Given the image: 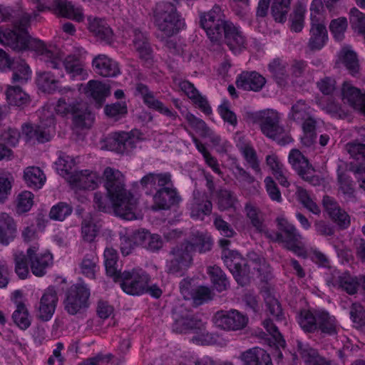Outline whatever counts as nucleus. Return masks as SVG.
Masks as SVG:
<instances>
[{
	"label": "nucleus",
	"instance_id": "1",
	"mask_svg": "<svg viewBox=\"0 0 365 365\" xmlns=\"http://www.w3.org/2000/svg\"><path fill=\"white\" fill-rule=\"evenodd\" d=\"M0 41L9 46L14 51L30 49L35 51L39 60L48 68L59 70L63 65L66 72L73 78L79 77L81 80H84L88 76L81 59V55L84 53L82 48H77L76 53L69 54L62 61L58 51L51 50L41 40L29 38L25 34L16 36L11 31L4 34L0 32Z\"/></svg>",
	"mask_w": 365,
	"mask_h": 365
},
{
	"label": "nucleus",
	"instance_id": "2",
	"mask_svg": "<svg viewBox=\"0 0 365 365\" xmlns=\"http://www.w3.org/2000/svg\"><path fill=\"white\" fill-rule=\"evenodd\" d=\"M103 179L115 214L127 220L135 219L137 200L125 189V177L122 173L107 167L103 171Z\"/></svg>",
	"mask_w": 365,
	"mask_h": 365
},
{
	"label": "nucleus",
	"instance_id": "3",
	"mask_svg": "<svg viewBox=\"0 0 365 365\" xmlns=\"http://www.w3.org/2000/svg\"><path fill=\"white\" fill-rule=\"evenodd\" d=\"M153 17L155 26L162 33V40L176 34L185 26L175 6L170 2L157 3L153 10Z\"/></svg>",
	"mask_w": 365,
	"mask_h": 365
},
{
	"label": "nucleus",
	"instance_id": "4",
	"mask_svg": "<svg viewBox=\"0 0 365 365\" xmlns=\"http://www.w3.org/2000/svg\"><path fill=\"white\" fill-rule=\"evenodd\" d=\"M277 230L266 232V237L271 242L282 244L298 256L305 257V251L300 245L302 235L296 227L284 217H278Z\"/></svg>",
	"mask_w": 365,
	"mask_h": 365
},
{
	"label": "nucleus",
	"instance_id": "5",
	"mask_svg": "<svg viewBox=\"0 0 365 365\" xmlns=\"http://www.w3.org/2000/svg\"><path fill=\"white\" fill-rule=\"evenodd\" d=\"M244 117L249 123L259 124L262 133L269 138L276 139L284 133L283 127L279 125V114L274 110H247Z\"/></svg>",
	"mask_w": 365,
	"mask_h": 365
},
{
	"label": "nucleus",
	"instance_id": "6",
	"mask_svg": "<svg viewBox=\"0 0 365 365\" xmlns=\"http://www.w3.org/2000/svg\"><path fill=\"white\" fill-rule=\"evenodd\" d=\"M201 27L205 30L208 38L214 43H220L223 38V29L230 22L221 7L215 5L207 12L200 14Z\"/></svg>",
	"mask_w": 365,
	"mask_h": 365
},
{
	"label": "nucleus",
	"instance_id": "7",
	"mask_svg": "<svg viewBox=\"0 0 365 365\" xmlns=\"http://www.w3.org/2000/svg\"><path fill=\"white\" fill-rule=\"evenodd\" d=\"M174 323L173 329L177 333H187L193 331L199 334V336H194L193 341L203 344L207 331L205 330V324L200 319L193 315L186 309L175 310L173 312Z\"/></svg>",
	"mask_w": 365,
	"mask_h": 365
},
{
	"label": "nucleus",
	"instance_id": "8",
	"mask_svg": "<svg viewBox=\"0 0 365 365\" xmlns=\"http://www.w3.org/2000/svg\"><path fill=\"white\" fill-rule=\"evenodd\" d=\"M220 246L224 249L222 251V259L226 267L233 274L236 281L240 285H245L248 279L249 269L246 262L240 255L237 252L227 249V246L230 244V241L225 239L220 240Z\"/></svg>",
	"mask_w": 365,
	"mask_h": 365
},
{
	"label": "nucleus",
	"instance_id": "9",
	"mask_svg": "<svg viewBox=\"0 0 365 365\" xmlns=\"http://www.w3.org/2000/svg\"><path fill=\"white\" fill-rule=\"evenodd\" d=\"M117 279L120 280V287L128 294L140 295L145 292L148 287L150 277L140 268H133L120 273Z\"/></svg>",
	"mask_w": 365,
	"mask_h": 365
},
{
	"label": "nucleus",
	"instance_id": "10",
	"mask_svg": "<svg viewBox=\"0 0 365 365\" xmlns=\"http://www.w3.org/2000/svg\"><path fill=\"white\" fill-rule=\"evenodd\" d=\"M193 252L194 245L187 241L174 247L170 251L173 258L167 263L168 272L180 274L182 270L188 268L192 262Z\"/></svg>",
	"mask_w": 365,
	"mask_h": 365
},
{
	"label": "nucleus",
	"instance_id": "11",
	"mask_svg": "<svg viewBox=\"0 0 365 365\" xmlns=\"http://www.w3.org/2000/svg\"><path fill=\"white\" fill-rule=\"evenodd\" d=\"M90 289L83 284L71 285L66 293L65 309L70 314L74 315L88 307Z\"/></svg>",
	"mask_w": 365,
	"mask_h": 365
},
{
	"label": "nucleus",
	"instance_id": "12",
	"mask_svg": "<svg viewBox=\"0 0 365 365\" xmlns=\"http://www.w3.org/2000/svg\"><path fill=\"white\" fill-rule=\"evenodd\" d=\"M37 14L34 13V15L23 13V12H14L9 7L0 6V22L6 21L8 20L12 19L11 22L14 24L15 30L5 29L2 30L0 29L1 33H6V31L14 32L16 36H21L23 34L26 35L27 38H32L30 37L27 32L26 28L32 19H35ZM4 46H8L11 48L9 46L2 43L0 41Z\"/></svg>",
	"mask_w": 365,
	"mask_h": 365
},
{
	"label": "nucleus",
	"instance_id": "13",
	"mask_svg": "<svg viewBox=\"0 0 365 365\" xmlns=\"http://www.w3.org/2000/svg\"><path fill=\"white\" fill-rule=\"evenodd\" d=\"M289 163L304 180L316 186L319 185V178L308 159L298 149H292L288 156Z\"/></svg>",
	"mask_w": 365,
	"mask_h": 365
},
{
	"label": "nucleus",
	"instance_id": "14",
	"mask_svg": "<svg viewBox=\"0 0 365 365\" xmlns=\"http://www.w3.org/2000/svg\"><path fill=\"white\" fill-rule=\"evenodd\" d=\"M10 68L13 71L12 82L24 84L31 78V71L24 59L11 60L7 53L0 48V70Z\"/></svg>",
	"mask_w": 365,
	"mask_h": 365
},
{
	"label": "nucleus",
	"instance_id": "15",
	"mask_svg": "<svg viewBox=\"0 0 365 365\" xmlns=\"http://www.w3.org/2000/svg\"><path fill=\"white\" fill-rule=\"evenodd\" d=\"M213 322L222 329L237 331L246 327L248 318L235 309L220 310L214 315Z\"/></svg>",
	"mask_w": 365,
	"mask_h": 365
},
{
	"label": "nucleus",
	"instance_id": "16",
	"mask_svg": "<svg viewBox=\"0 0 365 365\" xmlns=\"http://www.w3.org/2000/svg\"><path fill=\"white\" fill-rule=\"evenodd\" d=\"M181 197L178 194L177 189L172 185H168L161 189H158L157 192L153 196V210H166L172 206L178 204Z\"/></svg>",
	"mask_w": 365,
	"mask_h": 365
},
{
	"label": "nucleus",
	"instance_id": "17",
	"mask_svg": "<svg viewBox=\"0 0 365 365\" xmlns=\"http://www.w3.org/2000/svg\"><path fill=\"white\" fill-rule=\"evenodd\" d=\"M38 247L34 245L27 250L32 273L36 277L46 274V269L53 264V256L50 252H38Z\"/></svg>",
	"mask_w": 365,
	"mask_h": 365
},
{
	"label": "nucleus",
	"instance_id": "18",
	"mask_svg": "<svg viewBox=\"0 0 365 365\" xmlns=\"http://www.w3.org/2000/svg\"><path fill=\"white\" fill-rule=\"evenodd\" d=\"M322 205L325 213L341 230L346 229L350 225V216L341 208L334 197L324 195Z\"/></svg>",
	"mask_w": 365,
	"mask_h": 365
},
{
	"label": "nucleus",
	"instance_id": "19",
	"mask_svg": "<svg viewBox=\"0 0 365 365\" xmlns=\"http://www.w3.org/2000/svg\"><path fill=\"white\" fill-rule=\"evenodd\" d=\"M138 140L126 132L113 133L105 139L106 149L118 153H125L130 151L136 146Z\"/></svg>",
	"mask_w": 365,
	"mask_h": 365
},
{
	"label": "nucleus",
	"instance_id": "20",
	"mask_svg": "<svg viewBox=\"0 0 365 365\" xmlns=\"http://www.w3.org/2000/svg\"><path fill=\"white\" fill-rule=\"evenodd\" d=\"M136 91L142 96L145 104H146L150 108H153L160 112L173 120H176L178 117L175 111H173L169 108L165 106L161 101L156 99L153 93L149 91L147 86L143 83H138L136 86Z\"/></svg>",
	"mask_w": 365,
	"mask_h": 365
},
{
	"label": "nucleus",
	"instance_id": "21",
	"mask_svg": "<svg viewBox=\"0 0 365 365\" xmlns=\"http://www.w3.org/2000/svg\"><path fill=\"white\" fill-rule=\"evenodd\" d=\"M68 182L73 190H94L97 187L100 178L96 173L89 170L75 172L68 178Z\"/></svg>",
	"mask_w": 365,
	"mask_h": 365
},
{
	"label": "nucleus",
	"instance_id": "22",
	"mask_svg": "<svg viewBox=\"0 0 365 365\" xmlns=\"http://www.w3.org/2000/svg\"><path fill=\"white\" fill-rule=\"evenodd\" d=\"M225 43L233 53H238L245 48L246 38L239 27L231 21L223 29Z\"/></svg>",
	"mask_w": 365,
	"mask_h": 365
},
{
	"label": "nucleus",
	"instance_id": "23",
	"mask_svg": "<svg viewBox=\"0 0 365 365\" xmlns=\"http://www.w3.org/2000/svg\"><path fill=\"white\" fill-rule=\"evenodd\" d=\"M172 175L169 172L149 173L140 181L142 188L146 190L145 192L148 195L153 191L157 192L158 189H161L166 185H172Z\"/></svg>",
	"mask_w": 365,
	"mask_h": 365
},
{
	"label": "nucleus",
	"instance_id": "24",
	"mask_svg": "<svg viewBox=\"0 0 365 365\" xmlns=\"http://www.w3.org/2000/svg\"><path fill=\"white\" fill-rule=\"evenodd\" d=\"M58 303V297L53 287H49L42 295L38 309V318L47 322L53 317Z\"/></svg>",
	"mask_w": 365,
	"mask_h": 365
},
{
	"label": "nucleus",
	"instance_id": "25",
	"mask_svg": "<svg viewBox=\"0 0 365 365\" xmlns=\"http://www.w3.org/2000/svg\"><path fill=\"white\" fill-rule=\"evenodd\" d=\"M17 232V224L14 217L6 212H0V245L8 246L15 240Z\"/></svg>",
	"mask_w": 365,
	"mask_h": 365
},
{
	"label": "nucleus",
	"instance_id": "26",
	"mask_svg": "<svg viewBox=\"0 0 365 365\" xmlns=\"http://www.w3.org/2000/svg\"><path fill=\"white\" fill-rule=\"evenodd\" d=\"M95 72L103 77H115L120 73V68L116 61L105 54L96 56L92 61Z\"/></svg>",
	"mask_w": 365,
	"mask_h": 365
},
{
	"label": "nucleus",
	"instance_id": "27",
	"mask_svg": "<svg viewBox=\"0 0 365 365\" xmlns=\"http://www.w3.org/2000/svg\"><path fill=\"white\" fill-rule=\"evenodd\" d=\"M212 209V204L205 194L194 192L193 198L190 205L192 218L203 220L205 216L210 215Z\"/></svg>",
	"mask_w": 365,
	"mask_h": 365
},
{
	"label": "nucleus",
	"instance_id": "28",
	"mask_svg": "<svg viewBox=\"0 0 365 365\" xmlns=\"http://www.w3.org/2000/svg\"><path fill=\"white\" fill-rule=\"evenodd\" d=\"M235 139L236 146L250 168L257 173H260L261 169L259 167V162L257 155V153L251 143L247 140L241 134H237Z\"/></svg>",
	"mask_w": 365,
	"mask_h": 365
},
{
	"label": "nucleus",
	"instance_id": "29",
	"mask_svg": "<svg viewBox=\"0 0 365 365\" xmlns=\"http://www.w3.org/2000/svg\"><path fill=\"white\" fill-rule=\"evenodd\" d=\"M265 83V78L256 71L242 72L236 80L237 88L245 91H259Z\"/></svg>",
	"mask_w": 365,
	"mask_h": 365
},
{
	"label": "nucleus",
	"instance_id": "30",
	"mask_svg": "<svg viewBox=\"0 0 365 365\" xmlns=\"http://www.w3.org/2000/svg\"><path fill=\"white\" fill-rule=\"evenodd\" d=\"M310 38L309 48L312 51L319 48V0H313L310 6Z\"/></svg>",
	"mask_w": 365,
	"mask_h": 365
},
{
	"label": "nucleus",
	"instance_id": "31",
	"mask_svg": "<svg viewBox=\"0 0 365 365\" xmlns=\"http://www.w3.org/2000/svg\"><path fill=\"white\" fill-rule=\"evenodd\" d=\"M133 46L138 53L139 58L150 63L153 59V51L148 36L139 29L133 30Z\"/></svg>",
	"mask_w": 365,
	"mask_h": 365
},
{
	"label": "nucleus",
	"instance_id": "32",
	"mask_svg": "<svg viewBox=\"0 0 365 365\" xmlns=\"http://www.w3.org/2000/svg\"><path fill=\"white\" fill-rule=\"evenodd\" d=\"M52 6L55 13L61 16L71 19L78 22L83 21L84 19L82 9L75 6L68 0H53Z\"/></svg>",
	"mask_w": 365,
	"mask_h": 365
},
{
	"label": "nucleus",
	"instance_id": "33",
	"mask_svg": "<svg viewBox=\"0 0 365 365\" xmlns=\"http://www.w3.org/2000/svg\"><path fill=\"white\" fill-rule=\"evenodd\" d=\"M83 91L87 96L93 99L98 108L101 107L106 98L110 94L109 86L96 80L89 81L84 86Z\"/></svg>",
	"mask_w": 365,
	"mask_h": 365
},
{
	"label": "nucleus",
	"instance_id": "34",
	"mask_svg": "<svg viewBox=\"0 0 365 365\" xmlns=\"http://www.w3.org/2000/svg\"><path fill=\"white\" fill-rule=\"evenodd\" d=\"M240 358L243 365H272L269 354L257 347L242 352Z\"/></svg>",
	"mask_w": 365,
	"mask_h": 365
},
{
	"label": "nucleus",
	"instance_id": "35",
	"mask_svg": "<svg viewBox=\"0 0 365 365\" xmlns=\"http://www.w3.org/2000/svg\"><path fill=\"white\" fill-rule=\"evenodd\" d=\"M88 21V29L91 33L102 41L110 42L113 31L103 19L89 16Z\"/></svg>",
	"mask_w": 365,
	"mask_h": 365
},
{
	"label": "nucleus",
	"instance_id": "36",
	"mask_svg": "<svg viewBox=\"0 0 365 365\" xmlns=\"http://www.w3.org/2000/svg\"><path fill=\"white\" fill-rule=\"evenodd\" d=\"M245 209L247 217L252 227L257 232L266 237V232H268L269 230L264 222L263 215L259 209L251 204H247Z\"/></svg>",
	"mask_w": 365,
	"mask_h": 365
},
{
	"label": "nucleus",
	"instance_id": "37",
	"mask_svg": "<svg viewBox=\"0 0 365 365\" xmlns=\"http://www.w3.org/2000/svg\"><path fill=\"white\" fill-rule=\"evenodd\" d=\"M72 115L73 125L78 128H89L94 121V115L83 102L78 104L76 111Z\"/></svg>",
	"mask_w": 365,
	"mask_h": 365
},
{
	"label": "nucleus",
	"instance_id": "38",
	"mask_svg": "<svg viewBox=\"0 0 365 365\" xmlns=\"http://www.w3.org/2000/svg\"><path fill=\"white\" fill-rule=\"evenodd\" d=\"M22 132L29 140H36L41 143L48 142L51 138V125L46 128L42 124L33 127L25 124L22 126Z\"/></svg>",
	"mask_w": 365,
	"mask_h": 365
},
{
	"label": "nucleus",
	"instance_id": "39",
	"mask_svg": "<svg viewBox=\"0 0 365 365\" xmlns=\"http://www.w3.org/2000/svg\"><path fill=\"white\" fill-rule=\"evenodd\" d=\"M24 178L27 185L31 188L40 189L46 182V175L38 167H29L25 169Z\"/></svg>",
	"mask_w": 365,
	"mask_h": 365
},
{
	"label": "nucleus",
	"instance_id": "40",
	"mask_svg": "<svg viewBox=\"0 0 365 365\" xmlns=\"http://www.w3.org/2000/svg\"><path fill=\"white\" fill-rule=\"evenodd\" d=\"M14 324L21 330L27 329L31 324V319L26 305L21 302H16V309L12 314Z\"/></svg>",
	"mask_w": 365,
	"mask_h": 365
},
{
	"label": "nucleus",
	"instance_id": "41",
	"mask_svg": "<svg viewBox=\"0 0 365 365\" xmlns=\"http://www.w3.org/2000/svg\"><path fill=\"white\" fill-rule=\"evenodd\" d=\"M289 117L296 123H302L314 116L311 108L304 101L300 100L292 106Z\"/></svg>",
	"mask_w": 365,
	"mask_h": 365
},
{
	"label": "nucleus",
	"instance_id": "42",
	"mask_svg": "<svg viewBox=\"0 0 365 365\" xmlns=\"http://www.w3.org/2000/svg\"><path fill=\"white\" fill-rule=\"evenodd\" d=\"M363 93L356 87L351 83L344 81L341 87V96L344 103H348L353 108L359 106V102L362 97Z\"/></svg>",
	"mask_w": 365,
	"mask_h": 365
},
{
	"label": "nucleus",
	"instance_id": "43",
	"mask_svg": "<svg viewBox=\"0 0 365 365\" xmlns=\"http://www.w3.org/2000/svg\"><path fill=\"white\" fill-rule=\"evenodd\" d=\"M216 199L218 208L220 210L235 208L238 202L236 195L226 188H220L216 191Z\"/></svg>",
	"mask_w": 365,
	"mask_h": 365
},
{
	"label": "nucleus",
	"instance_id": "44",
	"mask_svg": "<svg viewBox=\"0 0 365 365\" xmlns=\"http://www.w3.org/2000/svg\"><path fill=\"white\" fill-rule=\"evenodd\" d=\"M36 84L43 92L53 93L57 90L58 80L50 71H40L36 73Z\"/></svg>",
	"mask_w": 365,
	"mask_h": 365
},
{
	"label": "nucleus",
	"instance_id": "45",
	"mask_svg": "<svg viewBox=\"0 0 365 365\" xmlns=\"http://www.w3.org/2000/svg\"><path fill=\"white\" fill-rule=\"evenodd\" d=\"M104 258L107 274L117 280L121 272L117 266L118 254L116 250L112 247H107L104 251Z\"/></svg>",
	"mask_w": 365,
	"mask_h": 365
},
{
	"label": "nucleus",
	"instance_id": "46",
	"mask_svg": "<svg viewBox=\"0 0 365 365\" xmlns=\"http://www.w3.org/2000/svg\"><path fill=\"white\" fill-rule=\"evenodd\" d=\"M6 96L8 103L12 106L21 107L29 102V96L19 86H9Z\"/></svg>",
	"mask_w": 365,
	"mask_h": 365
},
{
	"label": "nucleus",
	"instance_id": "47",
	"mask_svg": "<svg viewBox=\"0 0 365 365\" xmlns=\"http://www.w3.org/2000/svg\"><path fill=\"white\" fill-rule=\"evenodd\" d=\"M297 351L307 365H319V356L317 349L309 344L297 341Z\"/></svg>",
	"mask_w": 365,
	"mask_h": 365
},
{
	"label": "nucleus",
	"instance_id": "48",
	"mask_svg": "<svg viewBox=\"0 0 365 365\" xmlns=\"http://www.w3.org/2000/svg\"><path fill=\"white\" fill-rule=\"evenodd\" d=\"M98 257L94 253L87 254L79 263L81 272L86 277L94 279L98 271Z\"/></svg>",
	"mask_w": 365,
	"mask_h": 365
},
{
	"label": "nucleus",
	"instance_id": "49",
	"mask_svg": "<svg viewBox=\"0 0 365 365\" xmlns=\"http://www.w3.org/2000/svg\"><path fill=\"white\" fill-rule=\"evenodd\" d=\"M75 160L64 153L60 152L56 162V169L59 174L68 180L69 176L74 174L72 169L75 165Z\"/></svg>",
	"mask_w": 365,
	"mask_h": 365
},
{
	"label": "nucleus",
	"instance_id": "50",
	"mask_svg": "<svg viewBox=\"0 0 365 365\" xmlns=\"http://www.w3.org/2000/svg\"><path fill=\"white\" fill-rule=\"evenodd\" d=\"M341 53L342 63L352 76H355L359 71V63L356 53L347 47H344Z\"/></svg>",
	"mask_w": 365,
	"mask_h": 365
},
{
	"label": "nucleus",
	"instance_id": "51",
	"mask_svg": "<svg viewBox=\"0 0 365 365\" xmlns=\"http://www.w3.org/2000/svg\"><path fill=\"white\" fill-rule=\"evenodd\" d=\"M286 63L279 58H275L268 65V68L277 83L282 86L288 76L286 70Z\"/></svg>",
	"mask_w": 365,
	"mask_h": 365
},
{
	"label": "nucleus",
	"instance_id": "52",
	"mask_svg": "<svg viewBox=\"0 0 365 365\" xmlns=\"http://www.w3.org/2000/svg\"><path fill=\"white\" fill-rule=\"evenodd\" d=\"M208 274H210L215 288L218 292L224 291L227 288L229 282L225 274L219 267H210L208 268Z\"/></svg>",
	"mask_w": 365,
	"mask_h": 365
},
{
	"label": "nucleus",
	"instance_id": "53",
	"mask_svg": "<svg viewBox=\"0 0 365 365\" xmlns=\"http://www.w3.org/2000/svg\"><path fill=\"white\" fill-rule=\"evenodd\" d=\"M99 232V228L91 217H86L81 222V237L85 242H93Z\"/></svg>",
	"mask_w": 365,
	"mask_h": 365
},
{
	"label": "nucleus",
	"instance_id": "54",
	"mask_svg": "<svg viewBox=\"0 0 365 365\" xmlns=\"http://www.w3.org/2000/svg\"><path fill=\"white\" fill-rule=\"evenodd\" d=\"M339 286L349 294H354L359 289V275L354 276L344 273L340 276Z\"/></svg>",
	"mask_w": 365,
	"mask_h": 365
},
{
	"label": "nucleus",
	"instance_id": "55",
	"mask_svg": "<svg viewBox=\"0 0 365 365\" xmlns=\"http://www.w3.org/2000/svg\"><path fill=\"white\" fill-rule=\"evenodd\" d=\"M290 3L291 0H274L272 6V14L275 21H285Z\"/></svg>",
	"mask_w": 365,
	"mask_h": 365
},
{
	"label": "nucleus",
	"instance_id": "56",
	"mask_svg": "<svg viewBox=\"0 0 365 365\" xmlns=\"http://www.w3.org/2000/svg\"><path fill=\"white\" fill-rule=\"evenodd\" d=\"M337 331L335 317L326 311H321V333L335 336L337 334Z\"/></svg>",
	"mask_w": 365,
	"mask_h": 365
},
{
	"label": "nucleus",
	"instance_id": "57",
	"mask_svg": "<svg viewBox=\"0 0 365 365\" xmlns=\"http://www.w3.org/2000/svg\"><path fill=\"white\" fill-rule=\"evenodd\" d=\"M298 200L309 211L314 214L319 213V208L317 202L312 197L311 195L304 188L298 187L296 191Z\"/></svg>",
	"mask_w": 365,
	"mask_h": 365
},
{
	"label": "nucleus",
	"instance_id": "58",
	"mask_svg": "<svg viewBox=\"0 0 365 365\" xmlns=\"http://www.w3.org/2000/svg\"><path fill=\"white\" fill-rule=\"evenodd\" d=\"M350 317L356 329H365V310L360 304H352L350 309Z\"/></svg>",
	"mask_w": 365,
	"mask_h": 365
},
{
	"label": "nucleus",
	"instance_id": "59",
	"mask_svg": "<svg viewBox=\"0 0 365 365\" xmlns=\"http://www.w3.org/2000/svg\"><path fill=\"white\" fill-rule=\"evenodd\" d=\"M82 102H79L77 101H70V98H66L65 97H61L58 101L55 110L57 113L66 115L68 114L73 115L78 107V104Z\"/></svg>",
	"mask_w": 365,
	"mask_h": 365
},
{
	"label": "nucleus",
	"instance_id": "60",
	"mask_svg": "<svg viewBox=\"0 0 365 365\" xmlns=\"http://www.w3.org/2000/svg\"><path fill=\"white\" fill-rule=\"evenodd\" d=\"M72 212V207L66 202H58L53 205L49 212V217L54 220L63 221Z\"/></svg>",
	"mask_w": 365,
	"mask_h": 365
},
{
	"label": "nucleus",
	"instance_id": "61",
	"mask_svg": "<svg viewBox=\"0 0 365 365\" xmlns=\"http://www.w3.org/2000/svg\"><path fill=\"white\" fill-rule=\"evenodd\" d=\"M298 322L303 330L307 332H312L317 328V321L313 314L308 310L301 312Z\"/></svg>",
	"mask_w": 365,
	"mask_h": 365
},
{
	"label": "nucleus",
	"instance_id": "62",
	"mask_svg": "<svg viewBox=\"0 0 365 365\" xmlns=\"http://www.w3.org/2000/svg\"><path fill=\"white\" fill-rule=\"evenodd\" d=\"M350 24L351 28L359 34H365V14L354 8L350 11Z\"/></svg>",
	"mask_w": 365,
	"mask_h": 365
},
{
	"label": "nucleus",
	"instance_id": "63",
	"mask_svg": "<svg viewBox=\"0 0 365 365\" xmlns=\"http://www.w3.org/2000/svg\"><path fill=\"white\" fill-rule=\"evenodd\" d=\"M264 301L269 314L276 321L282 322L284 319V314L278 300L269 294L265 297Z\"/></svg>",
	"mask_w": 365,
	"mask_h": 365
},
{
	"label": "nucleus",
	"instance_id": "64",
	"mask_svg": "<svg viewBox=\"0 0 365 365\" xmlns=\"http://www.w3.org/2000/svg\"><path fill=\"white\" fill-rule=\"evenodd\" d=\"M27 255L22 252L14 254L15 271L21 279H26L29 274Z\"/></svg>",
	"mask_w": 365,
	"mask_h": 365
}]
</instances>
